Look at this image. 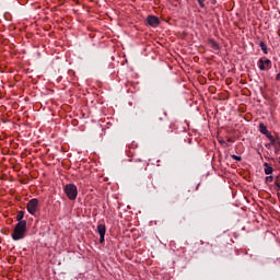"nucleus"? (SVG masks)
Here are the masks:
<instances>
[{"instance_id":"18","label":"nucleus","mask_w":280,"mask_h":280,"mask_svg":"<svg viewBox=\"0 0 280 280\" xmlns=\"http://www.w3.org/2000/svg\"><path fill=\"white\" fill-rule=\"evenodd\" d=\"M197 1L199 3L200 8H205V0H197Z\"/></svg>"},{"instance_id":"11","label":"nucleus","mask_w":280,"mask_h":280,"mask_svg":"<svg viewBox=\"0 0 280 280\" xmlns=\"http://www.w3.org/2000/svg\"><path fill=\"white\" fill-rule=\"evenodd\" d=\"M258 63H259L258 67H259L260 71H266V65H265L264 59H259Z\"/></svg>"},{"instance_id":"12","label":"nucleus","mask_w":280,"mask_h":280,"mask_svg":"<svg viewBox=\"0 0 280 280\" xmlns=\"http://www.w3.org/2000/svg\"><path fill=\"white\" fill-rule=\"evenodd\" d=\"M264 65L265 67H267V69H272V61H270V59H266L264 60Z\"/></svg>"},{"instance_id":"22","label":"nucleus","mask_w":280,"mask_h":280,"mask_svg":"<svg viewBox=\"0 0 280 280\" xmlns=\"http://www.w3.org/2000/svg\"><path fill=\"white\" fill-rule=\"evenodd\" d=\"M278 161H279V163H280V156H279Z\"/></svg>"},{"instance_id":"10","label":"nucleus","mask_w":280,"mask_h":280,"mask_svg":"<svg viewBox=\"0 0 280 280\" xmlns=\"http://www.w3.org/2000/svg\"><path fill=\"white\" fill-rule=\"evenodd\" d=\"M259 47L264 51V54H268V46H266V43L259 42Z\"/></svg>"},{"instance_id":"5","label":"nucleus","mask_w":280,"mask_h":280,"mask_svg":"<svg viewBox=\"0 0 280 280\" xmlns=\"http://www.w3.org/2000/svg\"><path fill=\"white\" fill-rule=\"evenodd\" d=\"M209 46L211 47V49H213V51H220V45H218L215 40L210 39Z\"/></svg>"},{"instance_id":"6","label":"nucleus","mask_w":280,"mask_h":280,"mask_svg":"<svg viewBox=\"0 0 280 280\" xmlns=\"http://www.w3.org/2000/svg\"><path fill=\"white\" fill-rule=\"evenodd\" d=\"M259 132H261V135H265L266 137L270 135V131H268V128L264 124L259 125Z\"/></svg>"},{"instance_id":"7","label":"nucleus","mask_w":280,"mask_h":280,"mask_svg":"<svg viewBox=\"0 0 280 280\" xmlns=\"http://www.w3.org/2000/svg\"><path fill=\"white\" fill-rule=\"evenodd\" d=\"M264 167H265V174H267V176H269V174H272V172H275V170L272 168V166H270V164H268V162L264 163Z\"/></svg>"},{"instance_id":"15","label":"nucleus","mask_w":280,"mask_h":280,"mask_svg":"<svg viewBox=\"0 0 280 280\" xmlns=\"http://www.w3.org/2000/svg\"><path fill=\"white\" fill-rule=\"evenodd\" d=\"M275 180V177L272 175H269L266 177V183H272Z\"/></svg>"},{"instance_id":"4","label":"nucleus","mask_w":280,"mask_h":280,"mask_svg":"<svg viewBox=\"0 0 280 280\" xmlns=\"http://www.w3.org/2000/svg\"><path fill=\"white\" fill-rule=\"evenodd\" d=\"M147 23L151 27H159V25L161 24V21L156 18V15H149L147 16Z\"/></svg>"},{"instance_id":"21","label":"nucleus","mask_w":280,"mask_h":280,"mask_svg":"<svg viewBox=\"0 0 280 280\" xmlns=\"http://www.w3.org/2000/svg\"><path fill=\"white\" fill-rule=\"evenodd\" d=\"M228 141L231 142V141H233V139L229 138Z\"/></svg>"},{"instance_id":"17","label":"nucleus","mask_w":280,"mask_h":280,"mask_svg":"<svg viewBox=\"0 0 280 280\" xmlns=\"http://www.w3.org/2000/svg\"><path fill=\"white\" fill-rule=\"evenodd\" d=\"M232 159L234 161H242V156H240V155H232Z\"/></svg>"},{"instance_id":"19","label":"nucleus","mask_w":280,"mask_h":280,"mask_svg":"<svg viewBox=\"0 0 280 280\" xmlns=\"http://www.w3.org/2000/svg\"><path fill=\"white\" fill-rule=\"evenodd\" d=\"M219 143H221V145H228L226 141H224V140H219Z\"/></svg>"},{"instance_id":"1","label":"nucleus","mask_w":280,"mask_h":280,"mask_svg":"<svg viewBox=\"0 0 280 280\" xmlns=\"http://www.w3.org/2000/svg\"><path fill=\"white\" fill-rule=\"evenodd\" d=\"M26 231H27V221L18 222L13 230V233L11 234L12 240H14V242H19V240H23L25 237Z\"/></svg>"},{"instance_id":"8","label":"nucleus","mask_w":280,"mask_h":280,"mask_svg":"<svg viewBox=\"0 0 280 280\" xmlns=\"http://www.w3.org/2000/svg\"><path fill=\"white\" fill-rule=\"evenodd\" d=\"M97 233L98 235H106V225L105 224H98L97 225Z\"/></svg>"},{"instance_id":"16","label":"nucleus","mask_w":280,"mask_h":280,"mask_svg":"<svg viewBox=\"0 0 280 280\" xmlns=\"http://www.w3.org/2000/svg\"><path fill=\"white\" fill-rule=\"evenodd\" d=\"M105 235L106 234H102V235H100V244H104V242H105Z\"/></svg>"},{"instance_id":"2","label":"nucleus","mask_w":280,"mask_h":280,"mask_svg":"<svg viewBox=\"0 0 280 280\" xmlns=\"http://www.w3.org/2000/svg\"><path fill=\"white\" fill-rule=\"evenodd\" d=\"M63 191L69 200H75L78 198V186L75 184H67Z\"/></svg>"},{"instance_id":"20","label":"nucleus","mask_w":280,"mask_h":280,"mask_svg":"<svg viewBox=\"0 0 280 280\" xmlns=\"http://www.w3.org/2000/svg\"><path fill=\"white\" fill-rule=\"evenodd\" d=\"M276 80L280 81V72L276 75Z\"/></svg>"},{"instance_id":"14","label":"nucleus","mask_w":280,"mask_h":280,"mask_svg":"<svg viewBox=\"0 0 280 280\" xmlns=\"http://www.w3.org/2000/svg\"><path fill=\"white\" fill-rule=\"evenodd\" d=\"M135 172H142L143 171V165L140 164L139 166H132Z\"/></svg>"},{"instance_id":"9","label":"nucleus","mask_w":280,"mask_h":280,"mask_svg":"<svg viewBox=\"0 0 280 280\" xmlns=\"http://www.w3.org/2000/svg\"><path fill=\"white\" fill-rule=\"evenodd\" d=\"M23 218H25V212L23 210H20L16 214V221L18 222H26L25 220H23Z\"/></svg>"},{"instance_id":"13","label":"nucleus","mask_w":280,"mask_h":280,"mask_svg":"<svg viewBox=\"0 0 280 280\" xmlns=\"http://www.w3.org/2000/svg\"><path fill=\"white\" fill-rule=\"evenodd\" d=\"M267 137V139H269V141H270V145H276V140H275V137L273 136H271L270 133L268 135V136H266Z\"/></svg>"},{"instance_id":"3","label":"nucleus","mask_w":280,"mask_h":280,"mask_svg":"<svg viewBox=\"0 0 280 280\" xmlns=\"http://www.w3.org/2000/svg\"><path fill=\"white\" fill-rule=\"evenodd\" d=\"M38 202L37 198H33L27 202L26 209L31 215H36V212L38 211Z\"/></svg>"}]
</instances>
